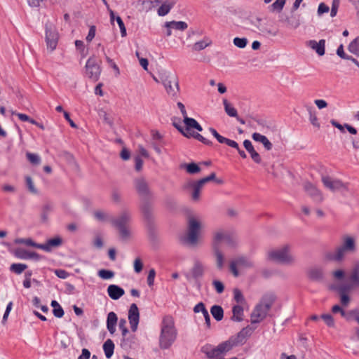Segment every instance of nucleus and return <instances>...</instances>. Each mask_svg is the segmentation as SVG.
<instances>
[{"mask_svg": "<svg viewBox=\"0 0 359 359\" xmlns=\"http://www.w3.org/2000/svg\"><path fill=\"white\" fill-rule=\"evenodd\" d=\"M251 334L252 330L250 327H244L236 336L231 337L229 340L221 343L217 347H214L207 357L209 359H222L220 357L221 355L231 351L236 346L243 345Z\"/></svg>", "mask_w": 359, "mask_h": 359, "instance_id": "f257e3e1", "label": "nucleus"}, {"mask_svg": "<svg viewBox=\"0 0 359 359\" xmlns=\"http://www.w3.org/2000/svg\"><path fill=\"white\" fill-rule=\"evenodd\" d=\"M177 331L175 326L174 319L170 316H165L161 325L159 336V347L161 349L169 348L177 339Z\"/></svg>", "mask_w": 359, "mask_h": 359, "instance_id": "f03ea898", "label": "nucleus"}, {"mask_svg": "<svg viewBox=\"0 0 359 359\" xmlns=\"http://www.w3.org/2000/svg\"><path fill=\"white\" fill-rule=\"evenodd\" d=\"M276 299L273 293H266L261 299L259 303L256 305L251 313V323H258L262 321L268 315L269 310Z\"/></svg>", "mask_w": 359, "mask_h": 359, "instance_id": "7ed1b4c3", "label": "nucleus"}, {"mask_svg": "<svg viewBox=\"0 0 359 359\" xmlns=\"http://www.w3.org/2000/svg\"><path fill=\"white\" fill-rule=\"evenodd\" d=\"M356 250L355 238L344 236L342 237V243L338 246L334 252L327 255V258L330 260L340 262L344 260L348 253H353Z\"/></svg>", "mask_w": 359, "mask_h": 359, "instance_id": "20e7f679", "label": "nucleus"}, {"mask_svg": "<svg viewBox=\"0 0 359 359\" xmlns=\"http://www.w3.org/2000/svg\"><path fill=\"white\" fill-rule=\"evenodd\" d=\"M268 259L282 264L292 265L295 257L290 253V246L285 245L278 249L271 250L267 252Z\"/></svg>", "mask_w": 359, "mask_h": 359, "instance_id": "39448f33", "label": "nucleus"}, {"mask_svg": "<svg viewBox=\"0 0 359 359\" xmlns=\"http://www.w3.org/2000/svg\"><path fill=\"white\" fill-rule=\"evenodd\" d=\"M202 228L203 224L200 219L194 217L189 218L187 233L185 237V241L189 245L194 246L198 243Z\"/></svg>", "mask_w": 359, "mask_h": 359, "instance_id": "423d86ee", "label": "nucleus"}, {"mask_svg": "<svg viewBox=\"0 0 359 359\" xmlns=\"http://www.w3.org/2000/svg\"><path fill=\"white\" fill-rule=\"evenodd\" d=\"M131 219V213L128 210H123L116 218H111V224L118 229L120 236L122 238H128L130 236V231L128 229V224Z\"/></svg>", "mask_w": 359, "mask_h": 359, "instance_id": "0eeeda50", "label": "nucleus"}, {"mask_svg": "<svg viewBox=\"0 0 359 359\" xmlns=\"http://www.w3.org/2000/svg\"><path fill=\"white\" fill-rule=\"evenodd\" d=\"M348 284L344 287H346L348 290H359V261L353 263L351 268L347 272Z\"/></svg>", "mask_w": 359, "mask_h": 359, "instance_id": "6e6552de", "label": "nucleus"}, {"mask_svg": "<svg viewBox=\"0 0 359 359\" xmlns=\"http://www.w3.org/2000/svg\"><path fill=\"white\" fill-rule=\"evenodd\" d=\"M85 74L88 78L93 81H97L99 79L101 67L94 55L87 60L85 66Z\"/></svg>", "mask_w": 359, "mask_h": 359, "instance_id": "1a4fd4ad", "label": "nucleus"}, {"mask_svg": "<svg viewBox=\"0 0 359 359\" xmlns=\"http://www.w3.org/2000/svg\"><path fill=\"white\" fill-rule=\"evenodd\" d=\"M254 267V262L246 257H238L233 259L229 264L231 272L235 277L239 276L238 268L241 269H250Z\"/></svg>", "mask_w": 359, "mask_h": 359, "instance_id": "9d476101", "label": "nucleus"}, {"mask_svg": "<svg viewBox=\"0 0 359 359\" xmlns=\"http://www.w3.org/2000/svg\"><path fill=\"white\" fill-rule=\"evenodd\" d=\"M321 181L324 187L332 192L348 191L347 184L340 180L334 179L328 175H323Z\"/></svg>", "mask_w": 359, "mask_h": 359, "instance_id": "9b49d317", "label": "nucleus"}, {"mask_svg": "<svg viewBox=\"0 0 359 359\" xmlns=\"http://www.w3.org/2000/svg\"><path fill=\"white\" fill-rule=\"evenodd\" d=\"M58 33L55 27L50 23L46 25V42L47 48L53 51L56 48L58 41Z\"/></svg>", "mask_w": 359, "mask_h": 359, "instance_id": "f8f14e48", "label": "nucleus"}, {"mask_svg": "<svg viewBox=\"0 0 359 359\" xmlns=\"http://www.w3.org/2000/svg\"><path fill=\"white\" fill-rule=\"evenodd\" d=\"M163 84L166 90L167 93L172 97H177L180 87L178 79L176 76H168L163 81Z\"/></svg>", "mask_w": 359, "mask_h": 359, "instance_id": "ddd939ff", "label": "nucleus"}, {"mask_svg": "<svg viewBox=\"0 0 359 359\" xmlns=\"http://www.w3.org/2000/svg\"><path fill=\"white\" fill-rule=\"evenodd\" d=\"M304 191L316 203H321L324 200L322 191L311 182L306 181L303 184Z\"/></svg>", "mask_w": 359, "mask_h": 359, "instance_id": "4468645a", "label": "nucleus"}, {"mask_svg": "<svg viewBox=\"0 0 359 359\" xmlns=\"http://www.w3.org/2000/svg\"><path fill=\"white\" fill-rule=\"evenodd\" d=\"M205 272V266L201 262L196 260L190 270V273L187 274L186 277L188 280L191 278L198 280L203 276Z\"/></svg>", "mask_w": 359, "mask_h": 359, "instance_id": "2eb2a0df", "label": "nucleus"}, {"mask_svg": "<svg viewBox=\"0 0 359 359\" xmlns=\"http://www.w3.org/2000/svg\"><path fill=\"white\" fill-rule=\"evenodd\" d=\"M128 320L133 332H135L140 320V312L137 306L132 304L128 311Z\"/></svg>", "mask_w": 359, "mask_h": 359, "instance_id": "dca6fc26", "label": "nucleus"}, {"mask_svg": "<svg viewBox=\"0 0 359 359\" xmlns=\"http://www.w3.org/2000/svg\"><path fill=\"white\" fill-rule=\"evenodd\" d=\"M164 27L166 28V36H170L172 34V30L184 31L187 29L188 25L183 21H169L165 22Z\"/></svg>", "mask_w": 359, "mask_h": 359, "instance_id": "f3484780", "label": "nucleus"}, {"mask_svg": "<svg viewBox=\"0 0 359 359\" xmlns=\"http://www.w3.org/2000/svg\"><path fill=\"white\" fill-rule=\"evenodd\" d=\"M135 186L137 193L145 199L151 196L149 185L143 178H138L135 180Z\"/></svg>", "mask_w": 359, "mask_h": 359, "instance_id": "a211bd4d", "label": "nucleus"}, {"mask_svg": "<svg viewBox=\"0 0 359 359\" xmlns=\"http://www.w3.org/2000/svg\"><path fill=\"white\" fill-rule=\"evenodd\" d=\"M204 186V184L199 180L198 181L191 182L188 184L187 187L192 189L191 198V200L197 202L199 201L201 198V191Z\"/></svg>", "mask_w": 359, "mask_h": 359, "instance_id": "6ab92c4d", "label": "nucleus"}, {"mask_svg": "<svg viewBox=\"0 0 359 359\" xmlns=\"http://www.w3.org/2000/svg\"><path fill=\"white\" fill-rule=\"evenodd\" d=\"M229 231L222 229H218L214 231L212 233V247L220 248V243L222 241L225 242Z\"/></svg>", "mask_w": 359, "mask_h": 359, "instance_id": "aec40b11", "label": "nucleus"}, {"mask_svg": "<svg viewBox=\"0 0 359 359\" xmlns=\"http://www.w3.org/2000/svg\"><path fill=\"white\" fill-rule=\"evenodd\" d=\"M173 125L184 136L189 137V138L194 137L206 145H212V144L211 141L205 138L199 133H186L185 129H184L182 126H179L176 123H174Z\"/></svg>", "mask_w": 359, "mask_h": 359, "instance_id": "412c9836", "label": "nucleus"}, {"mask_svg": "<svg viewBox=\"0 0 359 359\" xmlns=\"http://www.w3.org/2000/svg\"><path fill=\"white\" fill-rule=\"evenodd\" d=\"M14 254L15 257L22 259H32L35 260H39L41 259V256L35 252H29L23 248H17Z\"/></svg>", "mask_w": 359, "mask_h": 359, "instance_id": "4be33fe9", "label": "nucleus"}, {"mask_svg": "<svg viewBox=\"0 0 359 359\" xmlns=\"http://www.w3.org/2000/svg\"><path fill=\"white\" fill-rule=\"evenodd\" d=\"M307 45L315 50L318 55L322 56L325 54V40L321 39L319 41L310 40L307 42Z\"/></svg>", "mask_w": 359, "mask_h": 359, "instance_id": "5701e85b", "label": "nucleus"}, {"mask_svg": "<svg viewBox=\"0 0 359 359\" xmlns=\"http://www.w3.org/2000/svg\"><path fill=\"white\" fill-rule=\"evenodd\" d=\"M307 276L312 281H322L324 278L323 271L320 267H312L307 271Z\"/></svg>", "mask_w": 359, "mask_h": 359, "instance_id": "b1692460", "label": "nucleus"}, {"mask_svg": "<svg viewBox=\"0 0 359 359\" xmlns=\"http://www.w3.org/2000/svg\"><path fill=\"white\" fill-rule=\"evenodd\" d=\"M141 212L144 218L149 223L152 219V208L147 199H144L140 205Z\"/></svg>", "mask_w": 359, "mask_h": 359, "instance_id": "393cba45", "label": "nucleus"}, {"mask_svg": "<svg viewBox=\"0 0 359 359\" xmlns=\"http://www.w3.org/2000/svg\"><path fill=\"white\" fill-rule=\"evenodd\" d=\"M107 293L111 299L117 300L125 294V291L116 285H110L107 287Z\"/></svg>", "mask_w": 359, "mask_h": 359, "instance_id": "a878e982", "label": "nucleus"}, {"mask_svg": "<svg viewBox=\"0 0 359 359\" xmlns=\"http://www.w3.org/2000/svg\"><path fill=\"white\" fill-rule=\"evenodd\" d=\"M62 244V239L60 237L49 239L44 244H40L39 249L43 250L46 252H50L53 248H57Z\"/></svg>", "mask_w": 359, "mask_h": 359, "instance_id": "bb28decb", "label": "nucleus"}, {"mask_svg": "<svg viewBox=\"0 0 359 359\" xmlns=\"http://www.w3.org/2000/svg\"><path fill=\"white\" fill-rule=\"evenodd\" d=\"M243 146L245 148V149L250 154L252 159L256 163H260L262 161V158H261L259 154L255 150V148H254L253 145L252 144V142L248 140H245L243 142Z\"/></svg>", "mask_w": 359, "mask_h": 359, "instance_id": "cd10ccee", "label": "nucleus"}, {"mask_svg": "<svg viewBox=\"0 0 359 359\" xmlns=\"http://www.w3.org/2000/svg\"><path fill=\"white\" fill-rule=\"evenodd\" d=\"M117 320L118 318L114 312L111 311L108 313L107 319V327L111 334H113L116 331Z\"/></svg>", "mask_w": 359, "mask_h": 359, "instance_id": "c85d7f7f", "label": "nucleus"}, {"mask_svg": "<svg viewBox=\"0 0 359 359\" xmlns=\"http://www.w3.org/2000/svg\"><path fill=\"white\" fill-rule=\"evenodd\" d=\"M184 123L186 126V128H185L186 133H192L191 131V128L196 129L198 131L203 130V128L201 127V126L194 118L186 116L184 118Z\"/></svg>", "mask_w": 359, "mask_h": 359, "instance_id": "c756f323", "label": "nucleus"}, {"mask_svg": "<svg viewBox=\"0 0 359 359\" xmlns=\"http://www.w3.org/2000/svg\"><path fill=\"white\" fill-rule=\"evenodd\" d=\"M252 24L255 25L257 29H259L261 32L264 34H267L271 36H276L278 34V31L272 32L271 30L267 29L262 25V20L260 18H256L255 20L251 21Z\"/></svg>", "mask_w": 359, "mask_h": 359, "instance_id": "7c9ffc66", "label": "nucleus"}, {"mask_svg": "<svg viewBox=\"0 0 359 359\" xmlns=\"http://www.w3.org/2000/svg\"><path fill=\"white\" fill-rule=\"evenodd\" d=\"M252 137L255 141L261 142L266 150L269 151L272 149V144L266 136L258 133H254Z\"/></svg>", "mask_w": 359, "mask_h": 359, "instance_id": "2f4dec72", "label": "nucleus"}, {"mask_svg": "<svg viewBox=\"0 0 359 359\" xmlns=\"http://www.w3.org/2000/svg\"><path fill=\"white\" fill-rule=\"evenodd\" d=\"M214 255L216 259V266L218 269H222L224 267V256L222 253L220 248L212 247Z\"/></svg>", "mask_w": 359, "mask_h": 359, "instance_id": "473e14b6", "label": "nucleus"}, {"mask_svg": "<svg viewBox=\"0 0 359 359\" xmlns=\"http://www.w3.org/2000/svg\"><path fill=\"white\" fill-rule=\"evenodd\" d=\"M348 290L346 289V287H340L339 288V293L340 297V303L341 304V306L343 307H347L348 306L350 302H351V297L346 294V292Z\"/></svg>", "mask_w": 359, "mask_h": 359, "instance_id": "72a5a7b5", "label": "nucleus"}, {"mask_svg": "<svg viewBox=\"0 0 359 359\" xmlns=\"http://www.w3.org/2000/svg\"><path fill=\"white\" fill-rule=\"evenodd\" d=\"M211 44L212 41L209 38L205 37L203 40L196 42L192 46V50L194 51H201Z\"/></svg>", "mask_w": 359, "mask_h": 359, "instance_id": "f704fd0d", "label": "nucleus"}, {"mask_svg": "<svg viewBox=\"0 0 359 359\" xmlns=\"http://www.w3.org/2000/svg\"><path fill=\"white\" fill-rule=\"evenodd\" d=\"M175 3L173 2H169V1H165L163 2L161 6L158 8L157 13L159 16H165L167 14L169 13L170 10L174 6Z\"/></svg>", "mask_w": 359, "mask_h": 359, "instance_id": "c9c22d12", "label": "nucleus"}, {"mask_svg": "<svg viewBox=\"0 0 359 359\" xmlns=\"http://www.w3.org/2000/svg\"><path fill=\"white\" fill-rule=\"evenodd\" d=\"M233 316L231 320L233 321L241 322L243 320V309L241 305H235L232 309Z\"/></svg>", "mask_w": 359, "mask_h": 359, "instance_id": "e433bc0d", "label": "nucleus"}, {"mask_svg": "<svg viewBox=\"0 0 359 359\" xmlns=\"http://www.w3.org/2000/svg\"><path fill=\"white\" fill-rule=\"evenodd\" d=\"M103 350L107 358H110L112 356L114 350V344L111 339H109L104 343Z\"/></svg>", "mask_w": 359, "mask_h": 359, "instance_id": "4c0bfd02", "label": "nucleus"}, {"mask_svg": "<svg viewBox=\"0 0 359 359\" xmlns=\"http://www.w3.org/2000/svg\"><path fill=\"white\" fill-rule=\"evenodd\" d=\"M210 312L216 320L219 321L223 318L224 311L222 306L214 305L211 307Z\"/></svg>", "mask_w": 359, "mask_h": 359, "instance_id": "58836bf2", "label": "nucleus"}, {"mask_svg": "<svg viewBox=\"0 0 359 359\" xmlns=\"http://www.w3.org/2000/svg\"><path fill=\"white\" fill-rule=\"evenodd\" d=\"M225 243L230 248H236L238 244L237 236L232 231H229Z\"/></svg>", "mask_w": 359, "mask_h": 359, "instance_id": "ea45409f", "label": "nucleus"}, {"mask_svg": "<svg viewBox=\"0 0 359 359\" xmlns=\"http://www.w3.org/2000/svg\"><path fill=\"white\" fill-rule=\"evenodd\" d=\"M280 21L285 22L288 27L293 29H297L300 25L299 19L293 17H286L285 19H281Z\"/></svg>", "mask_w": 359, "mask_h": 359, "instance_id": "a19ab883", "label": "nucleus"}, {"mask_svg": "<svg viewBox=\"0 0 359 359\" xmlns=\"http://www.w3.org/2000/svg\"><path fill=\"white\" fill-rule=\"evenodd\" d=\"M309 114V121L311 123L317 128H320V125L318 122V119L317 118L315 110L313 109V107H309L307 108Z\"/></svg>", "mask_w": 359, "mask_h": 359, "instance_id": "79ce46f5", "label": "nucleus"}, {"mask_svg": "<svg viewBox=\"0 0 359 359\" xmlns=\"http://www.w3.org/2000/svg\"><path fill=\"white\" fill-rule=\"evenodd\" d=\"M27 269V265L25 264L14 263L10 266V271L15 274H21Z\"/></svg>", "mask_w": 359, "mask_h": 359, "instance_id": "37998d69", "label": "nucleus"}, {"mask_svg": "<svg viewBox=\"0 0 359 359\" xmlns=\"http://www.w3.org/2000/svg\"><path fill=\"white\" fill-rule=\"evenodd\" d=\"M76 50L79 52L81 58H84L88 53V49L86 48L83 41L76 40L75 41Z\"/></svg>", "mask_w": 359, "mask_h": 359, "instance_id": "c03bdc74", "label": "nucleus"}, {"mask_svg": "<svg viewBox=\"0 0 359 359\" xmlns=\"http://www.w3.org/2000/svg\"><path fill=\"white\" fill-rule=\"evenodd\" d=\"M189 174L194 175L201 172V168L195 163H191L188 164H184L182 165Z\"/></svg>", "mask_w": 359, "mask_h": 359, "instance_id": "a18cd8bd", "label": "nucleus"}, {"mask_svg": "<svg viewBox=\"0 0 359 359\" xmlns=\"http://www.w3.org/2000/svg\"><path fill=\"white\" fill-rule=\"evenodd\" d=\"M348 49L351 53L359 56V36L349 43Z\"/></svg>", "mask_w": 359, "mask_h": 359, "instance_id": "49530a36", "label": "nucleus"}, {"mask_svg": "<svg viewBox=\"0 0 359 359\" xmlns=\"http://www.w3.org/2000/svg\"><path fill=\"white\" fill-rule=\"evenodd\" d=\"M15 243L23 244L27 246L34 247L36 248H39V246H40V244L35 243L31 238H17L15 240Z\"/></svg>", "mask_w": 359, "mask_h": 359, "instance_id": "de8ad7c7", "label": "nucleus"}, {"mask_svg": "<svg viewBox=\"0 0 359 359\" xmlns=\"http://www.w3.org/2000/svg\"><path fill=\"white\" fill-rule=\"evenodd\" d=\"M200 180L204 184V185L211 181H215L218 184H222L224 183V181L222 179L216 178L215 172H212L208 176L205 177Z\"/></svg>", "mask_w": 359, "mask_h": 359, "instance_id": "09e8293b", "label": "nucleus"}, {"mask_svg": "<svg viewBox=\"0 0 359 359\" xmlns=\"http://www.w3.org/2000/svg\"><path fill=\"white\" fill-rule=\"evenodd\" d=\"M223 104L224 106V110L226 113L231 117H236L238 114L236 109L231 106V104L228 102L226 100H223Z\"/></svg>", "mask_w": 359, "mask_h": 359, "instance_id": "8fccbe9b", "label": "nucleus"}, {"mask_svg": "<svg viewBox=\"0 0 359 359\" xmlns=\"http://www.w3.org/2000/svg\"><path fill=\"white\" fill-rule=\"evenodd\" d=\"M285 1L286 0H276L275 2L270 6V11L280 12L285 4Z\"/></svg>", "mask_w": 359, "mask_h": 359, "instance_id": "3c124183", "label": "nucleus"}, {"mask_svg": "<svg viewBox=\"0 0 359 359\" xmlns=\"http://www.w3.org/2000/svg\"><path fill=\"white\" fill-rule=\"evenodd\" d=\"M320 318L323 320L325 324L330 327H334V320L331 314H323L320 316Z\"/></svg>", "mask_w": 359, "mask_h": 359, "instance_id": "603ef678", "label": "nucleus"}, {"mask_svg": "<svg viewBox=\"0 0 359 359\" xmlns=\"http://www.w3.org/2000/svg\"><path fill=\"white\" fill-rule=\"evenodd\" d=\"M26 156L28 161L34 165H39L41 163V158L37 154L27 152Z\"/></svg>", "mask_w": 359, "mask_h": 359, "instance_id": "864d4df0", "label": "nucleus"}, {"mask_svg": "<svg viewBox=\"0 0 359 359\" xmlns=\"http://www.w3.org/2000/svg\"><path fill=\"white\" fill-rule=\"evenodd\" d=\"M98 276L104 280L111 279L114 276V272L109 270L101 269L98 271Z\"/></svg>", "mask_w": 359, "mask_h": 359, "instance_id": "5fc2aeb1", "label": "nucleus"}, {"mask_svg": "<svg viewBox=\"0 0 359 359\" xmlns=\"http://www.w3.org/2000/svg\"><path fill=\"white\" fill-rule=\"evenodd\" d=\"M233 298L234 300L240 304H243L245 303V298L240 290L238 288H235L233 290Z\"/></svg>", "mask_w": 359, "mask_h": 359, "instance_id": "6e6d98bb", "label": "nucleus"}, {"mask_svg": "<svg viewBox=\"0 0 359 359\" xmlns=\"http://www.w3.org/2000/svg\"><path fill=\"white\" fill-rule=\"evenodd\" d=\"M25 182L29 191L34 194H36L38 193V191L34 187L32 177L29 176H27L25 177Z\"/></svg>", "mask_w": 359, "mask_h": 359, "instance_id": "4d7b16f0", "label": "nucleus"}, {"mask_svg": "<svg viewBox=\"0 0 359 359\" xmlns=\"http://www.w3.org/2000/svg\"><path fill=\"white\" fill-rule=\"evenodd\" d=\"M248 43V39L246 38L236 37L233 39V44L240 48H243Z\"/></svg>", "mask_w": 359, "mask_h": 359, "instance_id": "13d9d810", "label": "nucleus"}, {"mask_svg": "<svg viewBox=\"0 0 359 359\" xmlns=\"http://www.w3.org/2000/svg\"><path fill=\"white\" fill-rule=\"evenodd\" d=\"M94 217L99 221L104 222L109 219L108 215L101 210H96L94 212Z\"/></svg>", "mask_w": 359, "mask_h": 359, "instance_id": "bf43d9fd", "label": "nucleus"}, {"mask_svg": "<svg viewBox=\"0 0 359 359\" xmlns=\"http://www.w3.org/2000/svg\"><path fill=\"white\" fill-rule=\"evenodd\" d=\"M212 285L218 294H221L224 290V285L223 283L218 280H214L212 281Z\"/></svg>", "mask_w": 359, "mask_h": 359, "instance_id": "052dcab7", "label": "nucleus"}, {"mask_svg": "<svg viewBox=\"0 0 359 359\" xmlns=\"http://www.w3.org/2000/svg\"><path fill=\"white\" fill-rule=\"evenodd\" d=\"M116 21L120 28L121 36L122 37L126 36L127 33H126V29L123 21L122 20V19L121 18L120 16H116Z\"/></svg>", "mask_w": 359, "mask_h": 359, "instance_id": "680f3d73", "label": "nucleus"}, {"mask_svg": "<svg viewBox=\"0 0 359 359\" xmlns=\"http://www.w3.org/2000/svg\"><path fill=\"white\" fill-rule=\"evenodd\" d=\"M340 0H332L330 16L334 18L337 15L339 7Z\"/></svg>", "mask_w": 359, "mask_h": 359, "instance_id": "e2e57ef3", "label": "nucleus"}, {"mask_svg": "<svg viewBox=\"0 0 359 359\" xmlns=\"http://www.w3.org/2000/svg\"><path fill=\"white\" fill-rule=\"evenodd\" d=\"M127 321L125 318H121L118 323L119 329L122 332V335L125 337L128 332V330L126 327Z\"/></svg>", "mask_w": 359, "mask_h": 359, "instance_id": "0e129e2a", "label": "nucleus"}, {"mask_svg": "<svg viewBox=\"0 0 359 359\" xmlns=\"http://www.w3.org/2000/svg\"><path fill=\"white\" fill-rule=\"evenodd\" d=\"M155 276V270L154 269H150L147 276V284L150 287L154 285Z\"/></svg>", "mask_w": 359, "mask_h": 359, "instance_id": "69168bd1", "label": "nucleus"}, {"mask_svg": "<svg viewBox=\"0 0 359 359\" xmlns=\"http://www.w3.org/2000/svg\"><path fill=\"white\" fill-rule=\"evenodd\" d=\"M143 264L140 258L137 257L134 260V270L136 273H139L142 271Z\"/></svg>", "mask_w": 359, "mask_h": 359, "instance_id": "338daca9", "label": "nucleus"}, {"mask_svg": "<svg viewBox=\"0 0 359 359\" xmlns=\"http://www.w3.org/2000/svg\"><path fill=\"white\" fill-rule=\"evenodd\" d=\"M141 4L143 6L142 9L146 12H148L154 8V5H153V2L151 0H143Z\"/></svg>", "mask_w": 359, "mask_h": 359, "instance_id": "774afa93", "label": "nucleus"}]
</instances>
